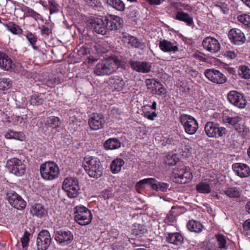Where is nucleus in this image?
I'll return each instance as SVG.
<instances>
[{
	"mask_svg": "<svg viewBox=\"0 0 250 250\" xmlns=\"http://www.w3.org/2000/svg\"><path fill=\"white\" fill-rule=\"evenodd\" d=\"M227 240L226 237L223 235L220 234V250L222 249H227Z\"/></svg>",
	"mask_w": 250,
	"mask_h": 250,
	"instance_id": "obj_59",
	"label": "nucleus"
},
{
	"mask_svg": "<svg viewBox=\"0 0 250 250\" xmlns=\"http://www.w3.org/2000/svg\"><path fill=\"white\" fill-rule=\"evenodd\" d=\"M243 228V233L245 235L250 236V219H249L244 222Z\"/></svg>",
	"mask_w": 250,
	"mask_h": 250,
	"instance_id": "obj_56",
	"label": "nucleus"
},
{
	"mask_svg": "<svg viewBox=\"0 0 250 250\" xmlns=\"http://www.w3.org/2000/svg\"><path fill=\"white\" fill-rule=\"evenodd\" d=\"M113 64L109 57L99 62L95 66L94 74L99 76L109 75L114 72Z\"/></svg>",
	"mask_w": 250,
	"mask_h": 250,
	"instance_id": "obj_8",
	"label": "nucleus"
},
{
	"mask_svg": "<svg viewBox=\"0 0 250 250\" xmlns=\"http://www.w3.org/2000/svg\"><path fill=\"white\" fill-rule=\"evenodd\" d=\"M220 9L222 13L225 15V16L223 17L224 18L227 19L228 18V16H229V1L228 0H226L224 2H220Z\"/></svg>",
	"mask_w": 250,
	"mask_h": 250,
	"instance_id": "obj_44",
	"label": "nucleus"
},
{
	"mask_svg": "<svg viewBox=\"0 0 250 250\" xmlns=\"http://www.w3.org/2000/svg\"><path fill=\"white\" fill-rule=\"evenodd\" d=\"M50 33L51 31L48 27L45 25L42 26L41 28V33L42 35L48 36Z\"/></svg>",
	"mask_w": 250,
	"mask_h": 250,
	"instance_id": "obj_63",
	"label": "nucleus"
},
{
	"mask_svg": "<svg viewBox=\"0 0 250 250\" xmlns=\"http://www.w3.org/2000/svg\"><path fill=\"white\" fill-rule=\"evenodd\" d=\"M14 63L5 53L0 51V67L5 70H10L14 67Z\"/></svg>",
	"mask_w": 250,
	"mask_h": 250,
	"instance_id": "obj_25",
	"label": "nucleus"
},
{
	"mask_svg": "<svg viewBox=\"0 0 250 250\" xmlns=\"http://www.w3.org/2000/svg\"><path fill=\"white\" fill-rule=\"evenodd\" d=\"M125 162L121 158H117L114 160L110 165V169L113 173H117L119 172L122 167L124 165Z\"/></svg>",
	"mask_w": 250,
	"mask_h": 250,
	"instance_id": "obj_35",
	"label": "nucleus"
},
{
	"mask_svg": "<svg viewBox=\"0 0 250 250\" xmlns=\"http://www.w3.org/2000/svg\"><path fill=\"white\" fill-rule=\"evenodd\" d=\"M220 193L221 192H220ZM221 194H225L229 198H239L241 196V192L236 187H229L225 189H222Z\"/></svg>",
	"mask_w": 250,
	"mask_h": 250,
	"instance_id": "obj_31",
	"label": "nucleus"
},
{
	"mask_svg": "<svg viewBox=\"0 0 250 250\" xmlns=\"http://www.w3.org/2000/svg\"><path fill=\"white\" fill-rule=\"evenodd\" d=\"M62 188L70 198H74L79 194L80 186L77 178L67 177L64 179L62 186Z\"/></svg>",
	"mask_w": 250,
	"mask_h": 250,
	"instance_id": "obj_3",
	"label": "nucleus"
},
{
	"mask_svg": "<svg viewBox=\"0 0 250 250\" xmlns=\"http://www.w3.org/2000/svg\"><path fill=\"white\" fill-rule=\"evenodd\" d=\"M221 54L225 58L229 60L234 59L236 56V55L234 51H230L229 50L222 51Z\"/></svg>",
	"mask_w": 250,
	"mask_h": 250,
	"instance_id": "obj_53",
	"label": "nucleus"
},
{
	"mask_svg": "<svg viewBox=\"0 0 250 250\" xmlns=\"http://www.w3.org/2000/svg\"><path fill=\"white\" fill-rule=\"evenodd\" d=\"M206 77L213 83H219V71L214 69H208L205 72Z\"/></svg>",
	"mask_w": 250,
	"mask_h": 250,
	"instance_id": "obj_36",
	"label": "nucleus"
},
{
	"mask_svg": "<svg viewBox=\"0 0 250 250\" xmlns=\"http://www.w3.org/2000/svg\"><path fill=\"white\" fill-rule=\"evenodd\" d=\"M61 83V80L59 77L54 78L49 77L46 82V84L49 87H54L55 85Z\"/></svg>",
	"mask_w": 250,
	"mask_h": 250,
	"instance_id": "obj_50",
	"label": "nucleus"
},
{
	"mask_svg": "<svg viewBox=\"0 0 250 250\" xmlns=\"http://www.w3.org/2000/svg\"><path fill=\"white\" fill-rule=\"evenodd\" d=\"M86 4L92 7H101L102 3L100 0H84Z\"/></svg>",
	"mask_w": 250,
	"mask_h": 250,
	"instance_id": "obj_55",
	"label": "nucleus"
},
{
	"mask_svg": "<svg viewBox=\"0 0 250 250\" xmlns=\"http://www.w3.org/2000/svg\"><path fill=\"white\" fill-rule=\"evenodd\" d=\"M205 131L209 137L217 138L219 136V125L212 122H207L205 126Z\"/></svg>",
	"mask_w": 250,
	"mask_h": 250,
	"instance_id": "obj_26",
	"label": "nucleus"
},
{
	"mask_svg": "<svg viewBox=\"0 0 250 250\" xmlns=\"http://www.w3.org/2000/svg\"><path fill=\"white\" fill-rule=\"evenodd\" d=\"M128 63L133 70L139 73H147L151 71L152 67L151 63L147 62L133 61L129 59Z\"/></svg>",
	"mask_w": 250,
	"mask_h": 250,
	"instance_id": "obj_15",
	"label": "nucleus"
},
{
	"mask_svg": "<svg viewBox=\"0 0 250 250\" xmlns=\"http://www.w3.org/2000/svg\"><path fill=\"white\" fill-rule=\"evenodd\" d=\"M42 178L46 180H52L58 177L59 168L57 165L51 161L42 164L40 168Z\"/></svg>",
	"mask_w": 250,
	"mask_h": 250,
	"instance_id": "obj_2",
	"label": "nucleus"
},
{
	"mask_svg": "<svg viewBox=\"0 0 250 250\" xmlns=\"http://www.w3.org/2000/svg\"><path fill=\"white\" fill-rule=\"evenodd\" d=\"M30 235V233L26 230L24 233L23 236L21 238V245L23 248H25L27 247L28 245V243L29 241V236Z\"/></svg>",
	"mask_w": 250,
	"mask_h": 250,
	"instance_id": "obj_51",
	"label": "nucleus"
},
{
	"mask_svg": "<svg viewBox=\"0 0 250 250\" xmlns=\"http://www.w3.org/2000/svg\"><path fill=\"white\" fill-rule=\"evenodd\" d=\"M43 102V99L41 95L34 94L30 97V102L31 104L33 105H40L42 104Z\"/></svg>",
	"mask_w": 250,
	"mask_h": 250,
	"instance_id": "obj_47",
	"label": "nucleus"
},
{
	"mask_svg": "<svg viewBox=\"0 0 250 250\" xmlns=\"http://www.w3.org/2000/svg\"><path fill=\"white\" fill-rule=\"evenodd\" d=\"M31 213L38 217L42 218L45 216L47 213V211L44 207L41 204H36L32 207Z\"/></svg>",
	"mask_w": 250,
	"mask_h": 250,
	"instance_id": "obj_29",
	"label": "nucleus"
},
{
	"mask_svg": "<svg viewBox=\"0 0 250 250\" xmlns=\"http://www.w3.org/2000/svg\"><path fill=\"white\" fill-rule=\"evenodd\" d=\"M146 185L150 186L153 190L162 192H166L169 187V184L158 182L154 178H146L137 182L136 188L137 189L144 188Z\"/></svg>",
	"mask_w": 250,
	"mask_h": 250,
	"instance_id": "obj_4",
	"label": "nucleus"
},
{
	"mask_svg": "<svg viewBox=\"0 0 250 250\" xmlns=\"http://www.w3.org/2000/svg\"><path fill=\"white\" fill-rule=\"evenodd\" d=\"M182 235L178 232L168 233L166 236V241L176 246L181 245L183 242Z\"/></svg>",
	"mask_w": 250,
	"mask_h": 250,
	"instance_id": "obj_28",
	"label": "nucleus"
},
{
	"mask_svg": "<svg viewBox=\"0 0 250 250\" xmlns=\"http://www.w3.org/2000/svg\"><path fill=\"white\" fill-rule=\"evenodd\" d=\"M128 43L135 48L143 49L145 47V43L140 42L137 38L133 36L129 37Z\"/></svg>",
	"mask_w": 250,
	"mask_h": 250,
	"instance_id": "obj_39",
	"label": "nucleus"
},
{
	"mask_svg": "<svg viewBox=\"0 0 250 250\" xmlns=\"http://www.w3.org/2000/svg\"><path fill=\"white\" fill-rule=\"evenodd\" d=\"M6 167L8 171L16 176H21L25 172V166L22 162L17 158H13L7 161Z\"/></svg>",
	"mask_w": 250,
	"mask_h": 250,
	"instance_id": "obj_10",
	"label": "nucleus"
},
{
	"mask_svg": "<svg viewBox=\"0 0 250 250\" xmlns=\"http://www.w3.org/2000/svg\"><path fill=\"white\" fill-rule=\"evenodd\" d=\"M83 166L91 177L98 178L103 174L104 168L97 158L86 156L84 158Z\"/></svg>",
	"mask_w": 250,
	"mask_h": 250,
	"instance_id": "obj_1",
	"label": "nucleus"
},
{
	"mask_svg": "<svg viewBox=\"0 0 250 250\" xmlns=\"http://www.w3.org/2000/svg\"><path fill=\"white\" fill-rule=\"evenodd\" d=\"M105 121L101 114L94 113L89 119L88 124L92 130H97L104 127Z\"/></svg>",
	"mask_w": 250,
	"mask_h": 250,
	"instance_id": "obj_16",
	"label": "nucleus"
},
{
	"mask_svg": "<svg viewBox=\"0 0 250 250\" xmlns=\"http://www.w3.org/2000/svg\"><path fill=\"white\" fill-rule=\"evenodd\" d=\"M159 47L164 52L175 53L179 50L176 42H171L167 40L160 41L159 43Z\"/></svg>",
	"mask_w": 250,
	"mask_h": 250,
	"instance_id": "obj_22",
	"label": "nucleus"
},
{
	"mask_svg": "<svg viewBox=\"0 0 250 250\" xmlns=\"http://www.w3.org/2000/svg\"><path fill=\"white\" fill-rule=\"evenodd\" d=\"M54 239L61 246H66L71 244L73 239V233L68 229H60L54 232Z\"/></svg>",
	"mask_w": 250,
	"mask_h": 250,
	"instance_id": "obj_9",
	"label": "nucleus"
},
{
	"mask_svg": "<svg viewBox=\"0 0 250 250\" xmlns=\"http://www.w3.org/2000/svg\"><path fill=\"white\" fill-rule=\"evenodd\" d=\"M105 20L107 25L108 31L116 30L121 27L122 19L118 16L115 15H109L105 17Z\"/></svg>",
	"mask_w": 250,
	"mask_h": 250,
	"instance_id": "obj_21",
	"label": "nucleus"
},
{
	"mask_svg": "<svg viewBox=\"0 0 250 250\" xmlns=\"http://www.w3.org/2000/svg\"><path fill=\"white\" fill-rule=\"evenodd\" d=\"M178 161V158L175 154L168 155L165 160L166 164L169 166L175 165Z\"/></svg>",
	"mask_w": 250,
	"mask_h": 250,
	"instance_id": "obj_48",
	"label": "nucleus"
},
{
	"mask_svg": "<svg viewBox=\"0 0 250 250\" xmlns=\"http://www.w3.org/2000/svg\"><path fill=\"white\" fill-rule=\"evenodd\" d=\"M165 221L167 223H173L175 221V216L173 214H170L167 215L165 219Z\"/></svg>",
	"mask_w": 250,
	"mask_h": 250,
	"instance_id": "obj_62",
	"label": "nucleus"
},
{
	"mask_svg": "<svg viewBox=\"0 0 250 250\" xmlns=\"http://www.w3.org/2000/svg\"><path fill=\"white\" fill-rule=\"evenodd\" d=\"M52 239L47 230H42L38 234L36 245L38 250H46L50 245Z\"/></svg>",
	"mask_w": 250,
	"mask_h": 250,
	"instance_id": "obj_13",
	"label": "nucleus"
},
{
	"mask_svg": "<svg viewBox=\"0 0 250 250\" xmlns=\"http://www.w3.org/2000/svg\"><path fill=\"white\" fill-rule=\"evenodd\" d=\"M173 176L175 182L180 184L188 183L192 178L190 169L185 166L173 169Z\"/></svg>",
	"mask_w": 250,
	"mask_h": 250,
	"instance_id": "obj_6",
	"label": "nucleus"
},
{
	"mask_svg": "<svg viewBox=\"0 0 250 250\" xmlns=\"http://www.w3.org/2000/svg\"><path fill=\"white\" fill-rule=\"evenodd\" d=\"M187 226L189 230L195 233L201 232L203 229V226L200 222L194 220H189Z\"/></svg>",
	"mask_w": 250,
	"mask_h": 250,
	"instance_id": "obj_33",
	"label": "nucleus"
},
{
	"mask_svg": "<svg viewBox=\"0 0 250 250\" xmlns=\"http://www.w3.org/2000/svg\"><path fill=\"white\" fill-rule=\"evenodd\" d=\"M220 112H221L223 122L231 125H235L242 120L240 116L236 115L235 112L225 107L221 108Z\"/></svg>",
	"mask_w": 250,
	"mask_h": 250,
	"instance_id": "obj_12",
	"label": "nucleus"
},
{
	"mask_svg": "<svg viewBox=\"0 0 250 250\" xmlns=\"http://www.w3.org/2000/svg\"><path fill=\"white\" fill-rule=\"evenodd\" d=\"M15 131L12 130H8L5 135V137L7 139H14Z\"/></svg>",
	"mask_w": 250,
	"mask_h": 250,
	"instance_id": "obj_64",
	"label": "nucleus"
},
{
	"mask_svg": "<svg viewBox=\"0 0 250 250\" xmlns=\"http://www.w3.org/2000/svg\"><path fill=\"white\" fill-rule=\"evenodd\" d=\"M110 60L113 64L114 69L116 70V66L118 68L126 70L128 67L127 63L128 61L127 59L122 56H117L116 55L112 56L109 57Z\"/></svg>",
	"mask_w": 250,
	"mask_h": 250,
	"instance_id": "obj_24",
	"label": "nucleus"
},
{
	"mask_svg": "<svg viewBox=\"0 0 250 250\" xmlns=\"http://www.w3.org/2000/svg\"><path fill=\"white\" fill-rule=\"evenodd\" d=\"M7 29L14 35H20L22 34V29L14 22L10 21L8 23H3Z\"/></svg>",
	"mask_w": 250,
	"mask_h": 250,
	"instance_id": "obj_34",
	"label": "nucleus"
},
{
	"mask_svg": "<svg viewBox=\"0 0 250 250\" xmlns=\"http://www.w3.org/2000/svg\"><path fill=\"white\" fill-rule=\"evenodd\" d=\"M47 122L49 126L54 128L59 127L61 124L60 118L55 116H51L48 118Z\"/></svg>",
	"mask_w": 250,
	"mask_h": 250,
	"instance_id": "obj_41",
	"label": "nucleus"
},
{
	"mask_svg": "<svg viewBox=\"0 0 250 250\" xmlns=\"http://www.w3.org/2000/svg\"><path fill=\"white\" fill-rule=\"evenodd\" d=\"M7 197L9 204L14 208L22 210L26 207V202L15 191L8 192Z\"/></svg>",
	"mask_w": 250,
	"mask_h": 250,
	"instance_id": "obj_14",
	"label": "nucleus"
},
{
	"mask_svg": "<svg viewBox=\"0 0 250 250\" xmlns=\"http://www.w3.org/2000/svg\"><path fill=\"white\" fill-rule=\"evenodd\" d=\"M12 85L11 81L7 78L0 79V91L6 90L10 88Z\"/></svg>",
	"mask_w": 250,
	"mask_h": 250,
	"instance_id": "obj_45",
	"label": "nucleus"
},
{
	"mask_svg": "<svg viewBox=\"0 0 250 250\" xmlns=\"http://www.w3.org/2000/svg\"><path fill=\"white\" fill-rule=\"evenodd\" d=\"M21 10L25 14H26L27 16L31 17L36 20L39 19L40 17V15L39 13L26 6H22Z\"/></svg>",
	"mask_w": 250,
	"mask_h": 250,
	"instance_id": "obj_40",
	"label": "nucleus"
},
{
	"mask_svg": "<svg viewBox=\"0 0 250 250\" xmlns=\"http://www.w3.org/2000/svg\"><path fill=\"white\" fill-rule=\"evenodd\" d=\"M229 102L238 108H244L247 104L245 96L237 91H230L227 95Z\"/></svg>",
	"mask_w": 250,
	"mask_h": 250,
	"instance_id": "obj_11",
	"label": "nucleus"
},
{
	"mask_svg": "<svg viewBox=\"0 0 250 250\" xmlns=\"http://www.w3.org/2000/svg\"><path fill=\"white\" fill-rule=\"evenodd\" d=\"M208 182H200L196 185V188L198 192L202 193H208L211 191L210 186L215 185L218 180L217 175H215V177H211L208 179Z\"/></svg>",
	"mask_w": 250,
	"mask_h": 250,
	"instance_id": "obj_19",
	"label": "nucleus"
},
{
	"mask_svg": "<svg viewBox=\"0 0 250 250\" xmlns=\"http://www.w3.org/2000/svg\"><path fill=\"white\" fill-rule=\"evenodd\" d=\"M146 83L148 89H152L153 90L154 87H155L156 85H160V83L155 79H146Z\"/></svg>",
	"mask_w": 250,
	"mask_h": 250,
	"instance_id": "obj_52",
	"label": "nucleus"
},
{
	"mask_svg": "<svg viewBox=\"0 0 250 250\" xmlns=\"http://www.w3.org/2000/svg\"><path fill=\"white\" fill-rule=\"evenodd\" d=\"M172 5L178 11H182V10L183 9L189 12H192L193 11V8L191 6L185 3L181 2H174Z\"/></svg>",
	"mask_w": 250,
	"mask_h": 250,
	"instance_id": "obj_42",
	"label": "nucleus"
},
{
	"mask_svg": "<svg viewBox=\"0 0 250 250\" xmlns=\"http://www.w3.org/2000/svg\"><path fill=\"white\" fill-rule=\"evenodd\" d=\"M174 18L175 20L185 22L189 26H192L194 25L192 17L183 11H178Z\"/></svg>",
	"mask_w": 250,
	"mask_h": 250,
	"instance_id": "obj_27",
	"label": "nucleus"
},
{
	"mask_svg": "<svg viewBox=\"0 0 250 250\" xmlns=\"http://www.w3.org/2000/svg\"><path fill=\"white\" fill-rule=\"evenodd\" d=\"M132 233L136 236H139L144 234L146 229L143 225L138 224L135 226V228L133 229Z\"/></svg>",
	"mask_w": 250,
	"mask_h": 250,
	"instance_id": "obj_49",
	"label": "nucleus"
},
{
	"mask_svg": "<svg viewBox=\"0 0 250 250\" xmlns=\"http://www.w3.org/2000/svg\"><path fill=\"white\" fill-rule=\"evenodd\" d=\"M121 143L117 138H112L107 140L104 146L105 149L113 150L118 149L121 146Z\"/></svg>",
	"mask_w": 250,
	"mask_h": 250,
	"instance_id": "obj_32",
	"label": "nucleus"
},
{
	"mask_svg": "<svg viewBox=\"0 0 250 250\" xmlns=\"http://www.w3.org/2000/svg\"><path fill=\"white\" fill-rule=\"evenodd\" d=\"M109 82L112 87L117 91H121L125 84L123 79L118 76L111 78Z\"/></svg>",
	"mask_w": 250,
	"mask_h": 250,
	"instance_id": "obj_30",
	"label": "nucleus"
},
{
	"mask_svg": "<svg viewBox=\"0 0 250 250\" xmlns=\"http://www.w3.org/2000/svg\"><path fill=\"white\" fill-rule=\"evenodd\" d=\"M26 37L30 43L32 45L33 49L36 50H38V47L36 45V43L37 42V38L36 36L31 32L28 31Z\"/></svg>",
	"mask_w": 250,
	"mask_h": 250,
	"instance_id": "obj_46",
	"label": "nucleus"
},
{
	"mask_svg": "<svg viewBox=\"0 0 250 250\" xmlns=\"http://www.w3.org/2000/svg\"><path fill=\"white\" fill-rule=\"evenodd\" d=\"M49 9L51 14L57 13L58 12V4L56 3L54 0H50L49 1Z\"/></svg>",
	"mask_w": 250,
	"mask_h": 250,
	"instance_id": "obj_54",
	"label": "nucleus"
},
{
	"mask_svg": "<svg viewBox=\"0 0 250 250\" xmlns=\"http://www.w3.org/2000/svg\"><path fill=\"white\" fill-rule=\"evenodd\" d=\"M107 5L119 11H123L125 4L121 0H106Z\"/></svg>",
	"mask_w": 250,
	"mask_h": 250,
	"instance_id": "obj_37",
	"label": "nucleus"
},
{
	"mask_svg": "<svg viewBox=\"0 0 250 250\" xmlns=\"http://www.w3.org/2000/svg\"><path fill=\"white\" fill-rule=\"evenodd\" d=\"M238 72L240 77L243 79L250 78V69L246 65H240L238 68Z\"/></svg>",
	"mask_w": 250,
	"mask_h": 250,
	"instance_id": "obj_38",
	"label": "nucleus"
},
{
	"mask_svg": "<svg viewBox=\"0 0 250 250\" xmlns=\"http://www.w3.org/2000/svg\"><path fill=\"white\" fill-rule=\"evenodd\" d=\"M228 37L232 43L235 45H241L246 41L244 34L239 29L233 28L229 30Z\"/></svg>",
	"mask_w": 250,
	"mask_h": 250,
	"instance_id": "obj_17",
	"label": "nucleus"
},
{
	"mask_svg": "<svg viewBox=\"0 0 250 250\" xmlns=\"http://www.w3.org/2000/svg\"><path fill=\"white\" fill-rule=\"evenodd\" d=\"M202 45L205 49L211 53H215L219 51V42L215 39L206 38L203 41Z\"/></svg>",
	"mask_w": 250,
	"mask_h": 250,
	"instance_id": "obj_23",
	"label": "nucleus"
},
{
	"mask_svg": "<svg viewBox=\"0 0 250 250\" xmlns=\"http://www.w3.org/2000/svg\"><path fill=\"white\" fill-rule=\"evenodd\" d=\"M232 168L235 174L241 178H246L250 176V168L247 164L236 163L232 165Z\"/></svg>",
	"mask_w": 250,
	"mask_h": 250,
	"instance_id": "obj_20",
	"label": "nucleus"
},
{
	"mask_svg": "<svg viewBox=\"0 0 250 250\" xmlns=\"http://www.w3.org/2000/svg\"><path fill=\"white\" fill-rule=\"evenodd\" d=\"M75 209V220L79 225L85 226L91 222L92 215L88 209L83 206H77Z\"/></svg>",
	"mask_w": 250,
	"mask_h": 250,
	"instance_id": "obj_5",
	"label": "nucleus"
},
{
	"mask_svg": "<svg viewBox=\"0 0 250 250\" xmlns=\"http://www.w3.org/2000/svg\"><path fill=\"white\" fill-rule=\"evenodd\" d=\"M237 20L241 23L247 26L249 29H250V15L247 14H242L238 15Z\"/></svg>",
	"mask_w": 250,
	"mask_h": 250,
	"instance_id": "obj_43",
	"label": "nucleus"
},
{
	"mask_svg": "<svg viewBox=\"0 0 250 250\" xmlns=\"http://www.w3.org/2000/svg\"><path fill=\"white\" fill-rule=\"evenodd\" d=\"M144 116L149 120H153L157 117V114L155 112H150V111H146L144 112Z\"/></svg>",
	"mask_w": 250,
	"mask_h": 250,
	"instance_id": "obj_60",
	"label": "nucleus"
},
{
	"mask_svg": "<svg viewBox=\"0 0 250 250\" xmlns=\"http://www.w3.org/2000/svg\"><path fill=\"white\" fill-rule=\"evenodd\" d=\"M101 195L104 199H108L113 195L112 190L111 188H108L103 190L101 193Z\"/></svg>",
	"mask_w": 250,
	"mask_h": 250,
	"instance_id": "obj_57",
	"label": "nucleus"
},
{
	"mask_svg": "<svg viewBox=\"0 0 250 250\" xmlns=\"http://www.w3.org/2000/svg\"><path fill=\"white\" fill-rule=\"evenodd\" d=\"M14 139L21 141H23L25 140V135L22 132L15 131Z\"/></svg>",
	"mask_w": 250,
	"mask_h": 250,
	"instance_id": "obj_61",
	"label": "nucleus"
},
{
	"mask_svg": "<svg viewBox=\"0 0 250 250\" xmlns=\"http://www.w3.org/2000/svg\"><path fill=\"white\" fill-rule=\"evenodd\" d=\"M105 17L96 18L92 22V26L94 31L99 34L105 35L107 33V25L105 23Z\"/></svg>",
	"mask_w": 250,
	"mask_h": 250,
	"instance_id": "obj_18",
	"label": "nucleus"
},
{
	"mask_svg": "<svg viewBox=\"0 0 250 250\" xmlns=\"http://www.w3.org/2000/svg\"><path fill=\"white\" fill-rule=\"evenodd\" d=\"M179 119L187 133L193 135L196 133L198 128V124L195 118L190 115L183 114Z\"/></svg>",
	"mask_w": 250,
	"mask_h": 250,
	"instance_id": "obj_7",
	"label": "nucleus"
},
{
	"mask_svg": "<svg viewBox=\"0 0 250 250\" xmlns=\"http://www.w3.org/2000/svg\"><path fill=\"white\" fill-rule=\"evenodd\" d=\"M156 90V93L159 95H162L165 94L166 93V90L162 83H160V85L158 86V85H156L155 87Z\"/></svg>",
	"mask_w": 250,
	"mask_h": 250,
	"instance_id": "obj_58",
	"label": "nucleus"
}]
</instances>
